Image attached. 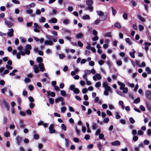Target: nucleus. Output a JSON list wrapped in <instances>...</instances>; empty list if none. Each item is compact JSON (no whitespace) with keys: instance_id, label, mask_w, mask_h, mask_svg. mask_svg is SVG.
<instances>
[{"instance_id":"f257e3e1","label":"nucleus","mask_w":151,"mask_h":151,"mask_svg":"<svg viewBox=\"0 0 151 151\" xmlns=\"http://www.w3.org/2000/svg\"><path fill=\"white\" fill-rule=\"evenodd\" d=\"M13 55H16L17 58L18 59H20L21 58V55L22 56H24L25 55V52L22 51H19V52L17 53V51L16 50H14L12 52Z\"/></svg>"},{"instance_id":"f03ea898","label":"nucleus","mask_w":151,"mask_h":151,"mask_svg":"<svg viewBox=\"0 0 151 151\" xmlns=\"http://www.w3.org/2000/svg\"><path fill=\"white\" fill-rule=\"evenodd\" d=\"M46 37L48 40H45L44 41L45 45H53V41L51 40L50 35H46Z\"/></svg>"},{"instance_id":"7ed1b4c3","label":"nucleus","mask_w":151,"mask_h":151,"mask_svg":"<svg viewBox=\"0 0 151 151\" xmlns=\"http://www.w3.org/2000/svg\"><path fill=\"white\" fill-rule=\"evenodd\" d=\"M32 49V47L31 45L29 44H27L25 46V54L29 55L30 54V50Z\"/></svg>"},{"instance_id":"20e7f679","label":"nucleus","mask_w":151,"mask_h":151,"mask_svg":"<svg viewBox=\"0 0 151 151\" xmlns=\"http://www.w3.org/2000/svg\"><path fill=\"white\" fill-rule=\"evenodd\" d=\"M103 86L104 87L106 91H109L110 92H111V88L110 87L108 86V83L107 82H103Z\"/></svg>"},{"instance_id":"39448f33","label":"nucleus","mask_w":151,"mask_h":151,"mask_svg":"<svg viewBox=\"0 0 151 151\" xmlns=\"http://www.w3.org/2000/svg\"><path fill=\"white\" fill-rule=\"evenodd\" d=\"M101 76L99 73H96L93 76V80L95 81L100 80L101 79Z\"/></svg>"},{"instance_id":"423d86ee","label":"nucleus","mask_w":151,"mask_h":151,"mask_svg":"<svg viewBox=\"0 0 151 151\" xmlns=\"http://www.w3.org/2000/svg\"><path fill=\"white\" fill-rule=\"evenodd\" d=\"M90 74V70L85 69L84 71V74L83 76V78L87 77Z\"/></svg>"},{"instance_id":"0eeeda50","label":"nucleus","mask_w":151,"mask_h":151,"mask_svg":"<svg viewBox=\"0 0 151 151\" xmlns=\"http://www.w3.org/2000/svg\"><path fill=\"white\" fill-rule=\"evenodd\" d=\"M145 95L147 98L150 100H151V93L150 91H146L145 92Z\"/></svg>"},{"instance_id":"6e6552de","label":"nucleus","mask_w":151,"mask_h":151,"mask_svg":"<svg viewBox=\"0 0 151 151\" xmlns=\"http://www.w3.org/2000/svg\"><path fill=\"white\" fill-rule=\"evenodd\" d=\"M54 125L53 124H51L49 127V132L50 133L52 134L55 132V130L53 128Z\"/></svg>"},{"instance_id":"1a4fd4ad","label":"nucleus","mask_w":151,"mask_h":151,"mask_svg":"<svg viewBox=\"0 0 151 151\" xmlns=\"http://www.w3.org/2000/svg\"><path fill=\"white\" fill-rule=\"evenodd\" d=\"M16 140L18 145H20L22 141V138L19 136H17L16 137Z\"/></svg>"},{"instance_id":"9d476101","label":"nucleus","mask_w":151,"mask_h":151,"mask_svg":"<svg viewBox=\"0 0 151 151\" xmlns=\"http://www.w3.org/2000/svg\"><path fill=\"white\" fill-rule=\"evenodd\" d=\"M14 32L13 29L12 28L11 29L9 30V32L7 33V34L9 37H12L13 35V33Z\"/></svg>"},{"instance_id":"9b49d317","label":"nucleus","mask_w":151,"mask_h":151,"mask_svg":"<svg viewBox=\"0 0 151 151\" xmlns=\"http://www.w3.org/2000/svg\"><path fill=\"white\" fill-rule=\"evenodd\" d=\"M58 20L56 18H52L48 20V22L50 23H55L57 22Z\"/></svg>"},{"instance_id":"f8f14e48","label":"nucleus","mask_w":151,"mask_h":151,"mask_svg":"<svg viewBox=\"0 0 151 151\" xmlns=\"http://www.w3.org/2000/svg\"><path fill=\"white\" fill-rule=\"evenodd\" d=\"M117 83L120 86V87L119 88V89L120 90H122L123 89V88L125 86V84L122 83L119 81H118L117 82Z\"/></svg>"},{"instance_id":"ddd939ff","label":"nucleus","mask_w":151,"mask_h":151,"mask_svg":"<svg viewBox=\"0 0 151 151\" xmlns=\"http://www.w3.org/2000/svg\"><path fill=\"white\" fill-rule=\"evenodd\" d=\"M33 68L34 70V72L35 73H37L39 72V66L37 65H34L33 66Z\"/></svg>"},{"instance_id":"4468645a","label":"nucleus","mask_w":151,"mask_h":151,"mask_svg":"<svg viewBox=\"0 0 151 151\" xmlns=\"http://www.w3.org/2000/svg\"><path fill=\"white\" fill-rule=\"evenodd\" d=\"M111 144L112 145L118 146L120 144V142L119 141L116 140L111 142Z\"/></svg>"},{"instance_id":"2eb2a0df","label":"nucleus","mask_w":151,"mask_h":151,"mask_svg":"<svg viewBox=\"0 0 151 151\" xmlns=\"http://www.w3.org/2000/svg\"><path fill=\"white\" fill-rule=\"evenodd\" d=\"M5 23L9 27H11L13 25V24L12 22L8 20H6L5 21Z\"/></svg>"},{"instance_id":"dca6fc26","label":"nucleus","mask_w":151,"mask_h":151,"mask_svg":"<svg viewBox=\"0 0 151 151\" xmlns=\"http://www.w3.org/2000/svg\"><path fill=\"white\" fill-rule=\"evenodd\" d=\"M86 2L87 5L88 6H91L93 3V1L92 0H86Z\"/></svg>"},{"instance_id":"f3484780","label":"nucleus","mask_w":151,"mask_h":151,"mask_svg":"<svg viewBox=\"0 0 151 151\" xmlns=\"http://www.w3.org/2000/svg\"><path fill=\"white\" fill-rule=\"evenodd\" d=\"M38 66H39L40 70L41 72H43L44 71L45 68L44 66L43 63H41L39 64Z\"/></svg>"},{"instance_id":"a211bd4d","label":"nucleus","mask_w":151,"mask_h":151,"mask_svg":"<svg viewBox=\"0 0 151 151\" xmlns=\"http://www.w3.org/2000/svg\"><path fill=\"white\" fill-rule=\"evenodd\" d=\"M63 100L64 99L62 97H59V98L55 99V100L56 103H57L59 101L62 102L63 101Z\"/></svg>"},{"instance_id":"6ab92c4d","label":"nucleus","mask_w":151,"mask_h":151,"mask_svg":"<svg viewBox=\"0 0 151 151\" xmlns=\"http://www.w3.org/2000/svg\"><path fill=\"white\" fill-rule=\"evenodd\" d=\"M35 4L34 3H32L29 5H26V7L27 9H29L31 7H34L35 6Z\"/></svg>"},{"instance_id":"aec40b11","label":"nucleus","mask_w":151,"mask_h":151,"mask_svg":"<svg viewBox=\"0 0 151 151\" xmlns=\"http://www.w3.org/2000/svg\"><path fill=\"white\" fill-rule=\"evenodd\" d=\"M101 21V20L99 19H97L94 21L93 24V25H97L100 23Z\"/></svg>"},{"instance_id":"412c9836","label":"nucleus","mask_w":151,"mask_h":151,"mask_svg":"<svg viewBox=\"0 0 151 151\" xmlns=\"http://www.w3.org/2000/svg\"><path fill=\"white\" fill-rule=\"evenodd\" d=\"M87 9L89 10L90 12H92L93 11V7L91 6H88V7H86L84 10L86 11Z\"/></svg>"},{"instance_id":"4be33fe9","label":"nucleus","mask_w":151,"mask_h":151,"mask_svg":"<svg viewBox=\"0 0 151 151\" xmlns=\"http://www.w3.org/2000/svg\"><path fill=\"white\" fill-rule=\"evenodd\" d=\"M90 18L88 14H86L82 17V19L84 20L89 19Z\"/></svg>"},{"instance_id":"5701e85b","label":"nucleus","mask_w":151,"mask_h":151,"mask_svg":"<svg viewBox=\"0 0 151 151\" xmlns=\"http://www.w3.org/2000/svg\"><path fill=\"white\" fill-rule=\"evenodd\" d=\"M3 101L4 102L5 105V106L7 110L9 111V104L6 101H4V100Z\"/></svg>"},{"instance_id":"b1692460","label":"nucleus","mask_w":151,"mask_h":151,"mask_svg":"<svg viewBox=\"0 0 151 151\" xmlns=\"http://www.w3.org/2000/svg\"><path fill=\"white\" fill-rule=\"evenodd\" d=\"M65 146L66 147H68L69 146V140L67 138H65Z\"/></svg>"},{"instance_id":"393cba45","label":"nucleus","mask_w":151,"mask_h":151,"mask_svg":"<svg viewBox=\"0 0 151 151\" xmlns=\"http://www.w3.org/2000/svg\"><path fill=\"white\" fill-rule=\"evenodd\" d=\"M20 127L23 128L25 127V125L23 123V122L22 120H20Z\"/></svg>"},{"instance_id":"a878e982","label":"nucleus","mask_w":151,"mask_h":151,"mask_svg":"<svg viewBox=\"0 0 151 151\" xmlns=\"http://www.w3.org/2000/svg\"><path fill=\"white\" fill-rule=\"evenodd\" d=\"M83 34L81 33H80L76 35V37L77 39H81L83 36Z\"/></svg>"},{"instance_id":"bb28decb","label":"nucleus","mask_w":151,"mask_h":151,"mask_svg":"<svg viewBox=\"0 0 151 151\" xmlns=\"http://www.w3.org/2000/svg\"><path fill=\"white\" fill-rule=\"evenodd\" d=\"M125 41L129 45H131L132 44V42L131 41L130 39L129 38H126L125 39Z\"/></svg>"},{"instance_id":"cd10ccee","label":"nucleus","mask_w":151,"mask_h":151,"mask_svg":"<svg viewBox=\"0 0 151 151\" xmlns=\"http://www.w3.org/2000/svg\"><path fill=\"white\" fill-rule=\"evenodd\" d=\"M18 71L17 70L15 69L13 70L12 72L9 74L10 76H14L15 75V73H17Z\"/></svg>"},{"instance_id":"c85d7f7f","label":"nucleus","mask_w":151,"mask_h":151,"mask_svg":"<svg viewBox=\"0 0 151 151\" xmlns=\"http://www.w3.org/2000/svg\"><path fill=\"white\" fill-rule=\"evenodd\" d=\"M42 60V59L41 57H38L37 58V61L39 64L41 63Z\"/></svg>"},{"instance_id":"c756f323","label":"nucleus","mask_w":151,"mask_h":151,"mask_svg":"<svg viewBox=\"0 0 151 151\" xmlns=\"http://www.w3.org/2000/svg\"><path fill=\"white\" fill-rule=\"evenodd\" d=\"M115 118L116 119H119L121 118V116L119 115V113L118 111L115 112Z\"/></svg>"},{"instance_id":"7c9ffc66","label":"nucleus","mask_w":151,"mask_h":151,"mask_svg":"<svg viewBox=\"0 0 151 151\" xmlns=\"http://www.w3.org/2000/svg\"><path fill=\"white\" fill-rule=\"evenodd\" d=\"M97 14L99 16H102L104 14V13L101 11H97Z\"/></svg>"},{"instance_id":"2f4dec72","label":"nucleus","mask_w":151,"mask_h":151,"mask_svg":"<svg viewBox=\"0 0 151 151\" xmlns=\"http://www.w3.org/2000/svg\"><path fill=\"white\" fill-rule=\"evenodd\" d=\"M104 36L105 37H111V32H109L105 33L104 35Z\"/></svg>"},{"instance_id":"473e14b6","label":"nucleus","mask_w":151,"mask_h":151,"mask_svg":"<svg viewBox=\"0 0 151 151\" xmlns=\"http://www.w3.org/2000/svg\"><path fill=\"white\" fill-rule=\"evenodd\" d=\"M26 12L27 14H31L33 13V11L31 9H29L26 10Z\"/></svg>"},{"instance_id":"72a5a7b5","label":"nucleus","mask_w":151,"mask_h":151,"mask_svg":"<svg viewBox=\"0 0 151 151\" xmlns=\"http://www.w3.org/2000/svg\"><path fill=\"white\" fill-rule=\"evenodd\" d=\"M137 17L142 22H145V19L142 16H141L140 15H138Z\"/></svg>"},{"instance_id":"f704fd0d","label":"nucleus","mask_w":151,"mask_h":151,"mask_svg":"<svg viewBox=\"0 0 151 151\" xmlns=\"http://www.w3.org/2000/svg\"><path fill=\"white\" fill-rule=\"evenodd\" d=\"M74 127H75V131L76 133V134L78 135L79 134L80 132V131L78 129L77 127L76 126H74Z\"/></svg>"},{"instance_id":"c9c22d12","label":"nucleus","mask_w":151,"mask_h":151,"mask_svg":"<svg viewBox=\"0 0 151 151\" xmlns=\"http://www.w3.org/2000/svg\"><path fill=\"white\" fill-rule=\"evenodd\" d=\"M123 92L124 93H127L128 92V89L127 87H124L123 88Z\"/></svg>"},{"instance_id":"e433bc0d","label":"nucleus","mask_w":151,"mask_h":151,"mask_svg":"<svg viewBox=\"0 0 151 151\" xmlns=\"http://www.w3.org/2000/svg\"><path fill=\"white\" fill-rule=\"evenodd\" d=\"M66 110V108L65 106L62 107L61 108V112L63 113H64Z\"/></svg>"},{"instance_id":"4c0bfd02","label":"nucleus","mask_w":151,"mask_h":151,"mask_svg":"<svg viewBox=\"0 0 151 151\" xmlns=\"http://www.w3.org/2000/svg\"><path fill=\"white\" fill-rule=\"evenodd\" d=\"M45 18L43 17H42L41 19L39 20V21L40 22L43 23L45 22Z\"/></svg>"},{"instance_id":"58836bf2","label":"nucleus","mask_w":151,"mask_h":151,"mask_svg":"<svg viewBox=\"0 0 151 151\" xmlns=\"http://www.w3.org/2000/svg\"><path fill=\"white\" fill-rule=\"evenodd\" d=\"M76 88L75 86L73 84L71 85L70 86V89L72 91H73Z\"/></svg>"},{"instance_id":"ea45409f","label":"nucleus","mask_w":151,"mask_h":151,"mask_svg":"<svg viewBox=\"0 0 151 151\" xmlns=\"http://www.w3.org/2000/svg\"><path fill=\"white\" fill-rule=\"evenodd\" d=\"M129 121L130 123L132 124H133L135 122V121L133 118L132 117H130L129 118Z\"/></svg>"},{"instance_id":"a19ab883","label":"nucleus","mask_w":151,"mask_h":151,"mask_svg":"<svg viewBox=\"0 0 151 151\" xmlns=\"http://www.w3.org/2000/svg\"><path fill=\"white\" fill-rule=\"evenodd\" d=\"M145 70L147 71L148 74H150L151 73V71L149 68L147 67L145 68Z\"/></svg>"},{"instance_id":"79ce46f5","label":"nucleus","mask_w":151,"mask_h":151,"mask_svg":"<svg viewBox=\"0 0 151 151\" xmlns=\"http://www.w3.org/2000/svg\"><path fill=\"white\" fill-rule=\"evenodd\" d=\"M140 101L139 98H137L134 100V103L135 104H138L139 102Z\"/></svg>"},{"instance_id":"37998d69","label":"nucleus","mask_w":151,"mask_h":151,"mask_svg":"<svg viewBox=\"0 0 151 151\" xmlns=\"http://www.w3.org/2000/svg\"><path fill=\"white\" fill-rule=\"evenodd\" d=\"M80 92L79 90L77 88H76L73 91V92L74 93L78 94Z\"/></svg>"},{"instance_id":"c03bdc74","label":"nucleus","mask_w":151,"mask_h":151,"mask_svg":"<svg viewBox=\"0 0 151 151\" xmlns=\"http://www.w3.org/2000/svg\"><path fill=\"white\" fill-rule=\"evenodd\" d=\"M114 27H117L118 28H121V26L120 24L116 22V23H115L114 24Z\"/></svg>"},{"instance_id":"a18cd8bd","label":"nucleus","mask_w":151,"mask_h":151,"mask_svg":"<svg viewBox=\"0 0 151 151\" xmlns=\"http://www.w3.org/2000/svg\"><path fill=\"white\" fill-rule=\"evenodd\" d=\"M97 146L100 150H101L102 148V145L100 142H99L98 144H97Z\"/></svg>"},{"instance_id":"49530a36","label":"nucleus","mask_w":151,"mask_h":151,"mask_svg":"<svg viewBox=\"0 0 151 151\" xmlns=\"http://www.w3.org/2000/svg\"><path fill=\"white\" fill-rule=\"evenodd\" d=\"M123 18L125 20L127 19L128 14L126 13H124L123 15Z\"/></svg>"},{"instance_id":"de8ad7c7","label":"nucleus","mask_w":151,"mask_h":151,"mask_svg":"<svg viewBox=\"0 0 151 151\" xmlns=\"http://www.w3.org/2000/svg\"><path fill=\"white\" fill-rule=\"evenodd\" d=\"M138 28L139 30L141 31H142L144 29V27L141 25H138Z\"/></svg>"},{"instance_id":"09e8293b","label":"nucleus","mask_w":151,"mask_h":151,"mask_svg":"<svg viewBox=\"0 0 151 151\" xmlns=\"http://www.w3.org/2000/svg\"><path fill=\"white\" fill-rule=\"evenodd\" d=\"M95 87L96 88L99 87L101 86V83L100 82H98L96 83Z\"/></svg>"},{"instance_id":"8fccbe9b","label":"nucleus","mask_w":151,"mask_h":151,"mask_svg":"<svg viewBox=\"0 0 151 151\" xmlns=\"http://www.w3.org/2000/svg\"><path fill=\"white\" fill-rule=\"evenodd\" d=\"M97 127V125L96 123H93L92 124V129H95Z\"/></svg>"},{"instance_id":"3c124183","label":"nucleus","mask_w":151,"mask_h":151,"mask_svg":"<svg viewBox=\"0 0 151 151\" xmlns=\"http://www.w3.org/2000/svg\"><path fill=\"white\" fill-rule=\"evenodd\" d=\"M116 92L120 96H123L124 95L121 91H119L117 90L116 91Z\"/></svg>"},{"instance_id":"603ef678","label":"nucleus","mask_w":151,"mask_h":151,"mask_svg":"<svg viewBox=\"0 0 151 151\" xmlns=\"http://www.w3.org/2000/svg\"><path fill=\"white\" fill-rule=\"evenodd\" d=\"M61 95L63 96H65L66 95V93L65 91L61 90L60 91Z\"/></svg>"},{"instance_id":"864d4df0","label":"nucleus","mask_w":151,"mask_h":151,"mask_svg":"<svg viewBox=\"0 0 151 151\" xmlns=\"http://www.w3.org/2000/svg\"><path fill=\"white\" fill-rule=\"evenodd\" d=\"M9 72V70L6 69L4 70L3 74H2V76H3L4 75L8 74Z\"/></svg>"},{"instance_id":"5fc2aeb1","label":"nucleus","mask_w":151,"mask_h":151,"mask_svg":"<svg viewBox=\"0 0 151 151\" xmlns=\"http://www.w3.org/2000/svg\"><path fill=\"white\" fill-rule=\"evenodd\" d=\"M34 138L35 139H38L39 138V136L38 134H35L33 136Z\"/></svg>"},{"instance_id":"6e6d98bb","label":"nucleus","mask_w":151,"mask_h":151,"mask_svg":"<svg viewBox=\"0 0 151 151\" xmlns=\"http://www.w3.org/2000/svg\"><path fill=\"white\" fill-rule=\"evenodd\" d=\"M61 128L64 131L66 130V127L64 124H62L61 125Z\"/></svg>"},{"instance_id":"4d7b16f0","label":"nucleus","mask_w":151,"mask_h":151,"mask_svg":"<svg viewBox=\"0 0 151 151\" xmlns=\"http://www.w3.org/2000/svg\"><path fill=\"white\" fill-rule=\"evenodd\" d=\"M24 81L25 83H29L31 81V80L29 78H25Z\"/></svg>"},{"instance_id":"13d9d810","label":"nucleus","mask_w":151,"mask_h":151,"mask_svg":"<svg viewBox=\"0 0 151 151\" xmlns=\"http://www.w3.org/2000/svg\"><path fill=\"white\" fill-rule=\"evenodd\" d=\"M109 121V119L108 117L105 118L103 120V122L105 123H107Z\"/></svg>"},{"instance_id":"bf43d9fd","label":"nucleus","mask_w":151,"mask_h":151,"mask_svg":"<svg viewBox=\"0 0 151 151\" xmlns=\"http://www.w3.org/2000/svg\"><path fill=\"white\" fill-rule=\"evenodd\" d=\"M7 118L6 116H4L3 118V123L6 124L7 123Z\"/></svg>"},{"instance_id":"052dcab7","label":"nucleus","mask_w":151,"mask_h":151,"mask_svg":"<svg viewBox=\"0 0 151 151\" xmlns=\"http://www.w3.org/2000/svg\"><path fill=\"white\" fill-rule=\"evenodd\" d=\"M4 70V67H1L0 68V75L2 76V74H3V71Z\"/></svg>"},{"instance_id":"680f3d73","label":"nucleus","mask_w":151,"mask_h":151,"mask_svg":"<svg viewBox=\"0 0 151 151\" xmlns=\"http://www.w3.org/2000/svg\"><path fill=\"white\" fill-rule=\"evenodd\" d=\"M26 113L29 115H31L32 114L31 111L30 109H28L26 111Z\"/></svg>"},{"instance_id":"e2e57ef3","label":"nucleus","mask_w":151,"mask_h":151,"mask_svg":"<svg viewBox=\"0 0 151 151\" xmlns=\"http://www.w3.org/2000/svg\"><path fill=\"white\" fill-rule=\"evenodd\" d=\"M63 22L65 24H67L69 22V21L68 19H65L63 21Z\"/></svg>"},{"instance_id":"0e129e2a","label":"nucleus","mask_w":151,"mask_h":151,"mask_svg":"<svg viewBox=\"0 0 151 151\" xmlns=\"http://www.w3.org/2000/svg\"><path fill=\"white\" fill-rule=\"evenodd\" d=\"M99 39V37H98L96 35L93 38H92V40L93 41H97Z\"/></svg>"},{"instance_id":"69168bd1","label":"nucleus","mask_w":151,"mask_h":151,"mask_svg":"<svg viewBox=\"0 0 151 151\" xmlns=\"http://www.w3.org/2000/svg\"><path fill=\"white\" fill-rule=\"evenodd\" d=\"M118 66H121L122 64V62L121 60H117L116 62Z\"/></svg>"},{"instance_id":"338daca9","label":"nucleus","mask_w":151,"mask_h":151,"mask_svg":"<svg viewBox=\"0 0 151 151\" xmlns=\"http://www.w3.org/2000/svg\"><path fill=\"white\" fill-rule=\"evenodd\" d=\"M143 132L142 130H139L138 132L137 135H142L143 134Z\"/></svg>"},{"instance_id":"774afa93","label":"nucleus","mask_w":151,"mask_h":151,"mask_svg":"<svg viewBox=\"0 0 151 151\" xmlns=\"http://www.w3.org/2000/svg\"><path fill=\"white\" fill-rule=\"evenodd\" d=\"M147 134L148 136L151 135V130L150 129H148L147 131Z\"/></svg>"}]
</instances>
